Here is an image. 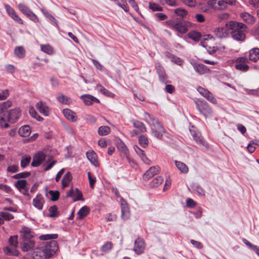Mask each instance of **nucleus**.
I'll return each mask as SVG.
<instances>
[{
	"mask_svg": "<svg viewBox=\"0 0 259 259\" xmlns=\"http://www.w3.org/2000/svg\"><path fill=\"white\" fill-rule=\"evenodd\" d=\"M144 118L145 121L150 125L154 136L157 139H161L163 133H165V130L157 119L147 112L144 113Z\"/></svg>",
	"mask_w": 259,
	"mask_h": 259,
	"instance_id": "1",
	"label": "nucleus"
},
{
	"mask_svg": "<svg viewBox=\"0 0 259 259\" xmlns=\"http://www.w3.org/2000/svg\"><path fill=\"white\" fill-rule=\"evenodd\" d=\"M227 26H229V28L232 30L231 34L234 39L237 41L244 40L245 38L244 31L246 29V26L244 24L231 21L227 23Z\"/></svg>",
	"mask_w": 259,
	"mask_h": 259,
	"instance_id": "2",
	"label": "nucleus"
},
{
	"mask_svg": "<svg viewBox=\"0 0 259 259\" xmlns=\"http://www.w3.org/2000/svg\"><path fill=\"white\" fill-rule=\"evenodd\" d=\"M197 110L206 118L212 113V110L208 104L203 100H197L195 101Z\"/></svg>",
	"mask_w": 259,
	"mask_h": 259,
	"instance_id": "3",
	"label": "nucleus"
},
{
	"mask_svg": "<svg viewBox=\"0 0 259 259\" xmlns=\"http://www.w3.org/2000/svg\"><path fill=\"white\" fill-rule=\"evenodd\" d=\"M43 247L47 253V255L49 256V257H50L54 254L58 249L57 242L54 240L47 242L46 244L43 246Z\"/></svg>",
	"mask_w": 259,
	"mask_h": 259,
	"instance_id": "4",
	"label": "nucleus"
},
{
	"mask_svg": "<svg viewBox=\"0 0 259 259\" xmlns=\"http://www.w3.org/2000/svg\"><path fill=\"white\" fill-rule=\"evenodd\" d=\"M229 26L218 27L214 28L213 33L214 35L219 38H223L227 37L229 33Z\"/></svg>",
	"mask_w": 259,
	"mask_h": 259,
	"instance_id": "5",
	"label": "nucleus"
},
{
	"mask_svg": "<svg viewBox=\"0 0 259 259\" xmlns=\"http://www.w3.org/2000/svg\"><path fill=\"white\" fill-rule=\"evenodd\" d=\"M5 8L8 15L17 23L23 24V21L17 14L14 9L8 4L4 5Z\"/></svg>",
	"mask_w": 259,
	"mask_h": 259,
	"instance_id": "6",
	"label": "nucleus"
},
{
	"mask_svg": "<svg viewBox=\"0 0 259 259\" xmlns=\"http://www.w3.org/2000/svg\"><path fill=\"white\" fill-rule=\"evenodd\" d=\"M7 119L9 122H15L20 116L19 108H16L7 111Z\"/></svg>",
	"mask_w": 259,
	"mask_h": 259,
	"instance_id": "7",
	"label": "nucleus"
},
{
	"mask_svg": "<svg viewBox=\"0 0 259 259\" xmlns=\"http://www.w3.org/2000/svg\"><path fill=\"white\" fill-rule=\"evenodd\" d=\"M198 92L208 101L213 104L217 103V99L214 97L213 95L208 90H206L200 87L197 88Z\"/></svg>",
	"mask_w": 259,
	"mask_h": 259,
	"instance_id": "8",
	"label": "nucleus"
},
{
	"mask_svg": "<svg viewBox=\"0 0 259 259\" xmlns=\"http://www.w3.org/2000/svg\"><path fill=\"white\" fill-rule=\"evenodd\" d=\"M46 156L42 152H37L33 157L31 164L33 167L39 166L46 159Z\"/></svg>",
	"mask_w": 259,
	"mask_h": 259,
	"instance_id": "9",
	"label": "nucleus"
},
{
	"mask_svg": "<svg viewBox=\"0 0 259 259\" xmlns=\"http://www.w3.org/2000/svg\"><path fill=\"white\" fill-rule=\"evenodd\" d=\"M47 253L45 250L43 246L40 248H35L31 254L32 257L34 259H44L49 258Z\"/></svg>",
	"mask_w": 259,
	"mask_h": 259,
	"instance_id": "10",
	"label": "nucleus"
},
{
	"mask_svg": "<svg viewBox=\"0 0 259 259\" xmlns=\"http://www.w3.org/2000/svg\"><path fill=\"white\" fill-rule=\"evenodd\" d=\"M45 203V200L42 195L40 194H37L32 201L33 206L39 210L42 209Z\"/></svg>",
	"mask_w": 259,
	"mask_h": 259,
	"instance_id": "11",
	"label": "nucleus"
},
{
	"mask_svg": "<svg viewBox=\"0 0 259 259\" xmlns=\"http://www.w3.org/2000/svg\"><path fill=\"white\" fill-rule=\"evenodd\" d=\"M36 108L44 116H48L50 114V108L45 102H38L36 104Z\"/></svg>",
	"mask_w": 259,
	"mask_h": 259,
	"instance_id": "12",
	"label": "nucleus"
},
{
	"mask_svg": "<svg viewBox=\"0 0 259 259\" xmlns=\"http://www.w3.org/2000/svg\"><path fill=\"white\" fill-rule=\"evenodd\" d=\"M145 248V245L144 241L141 238L137 239L135 241V245L134 250L136 253L140 254L142 253Z\"/></svg>",
	"mask_w": 259,
	"mask_h": 259,
	"instance_id": "13",
	"label": "nucleus"
},
{
	"mask_svg": "<svg viewBox=\"0 0 259 259\" xmlns=\"http://www.w3.org/2000/svg\"><path fill=\"white\" fill-rule=\"evenodd\" d=\"M189 24L188 22L181 20L175 23L174 29L177 30L179 32L184 33L187 31V26Z\"/></svg>",
	"mask_w": 259,
	"mask_h": 259,
	"instance_id": "14",
	"label": "nucleus"
},
{
	"mask_svg": "<svg viewBox=\"0 0 259 259\" xmlns=\"http://www.w3.org/2000/svg\"><path fill=\"white\" fill-rule=\"evenodd\" d=\"M67 196L72 197L74 201L83 200L81 192L77 188L75 190L72 189L69 190L67 193Z\"/></svg>",
	"mask_w": 259,
	"mask_h": 259,
	"instance_id": "15",
	"label": "nucleus"
},
{
	"mask_svg": "<svg viewBox=\"0 0 259 259\" xmlns=\"http://www.w3.org/2000/svg\"><path fill=\"white\" fill-rule=\"evenodd\" d=\"M86 155L88 160L93 165L96 167L99 166V163L97 160V155L93 150H89L86 153Z\"/></svg>",
	"mask_w": 259,
	"mask_h": 259,
	"instance_id": "16",
	"label": "nucleus"
},
{
	"mask_svg": "<svg viewBox=\"0 0 259 259\" xmlns=\"http://www.w3.org/2000/svg\"><path fill=\"white\" fill-rule=\"evenodd\" d=\"M191 64L195 71L198 73L199 74H204L208 73L209 71V69L207 68V67L203 64L196 63H191Z\"/></svg>",
	"mask_w": 259,
	"mask_h": 259,
	"instance_id": "17",
	"label": "nucleus"
},
{
	"mask_svg": "<svg viewBox=\"0 0 259 259\" xmlns=\"http://www.w3.org/2000/svg\"><path fill=\"white\" fill-rule=\"evenodd\" d=\"M134 149L136 153L139 155L141 160L146 164L150 165L151 160L149 159L146 156L143 150L141 149L138 146H134Z\"/></svg>",
	"mask_w": 259,
	"mask_h": 259,
	"instance_id": "18",
	"label": "nucleus"
},
{
	"mask_svg": "<svg viewBox=\"0 0 259 259\" xmlns=\"http://www.w3.org/2000/svg\"><path fill=\"white\" fill-rule=\"evenodd\" d=\"M159 169V167L158 166H151L145 172L143 175V179L146 180H149L158 172Z\"/></svg>",
	"mask_w": 259,
	"mask_h": 259,
	"instance_id": "19",
	"label": "nucleus"
},
{
	"mask_svg": "<svg viewBox=\"0 0 259 259\" xmlns=\"http://www.w3.org/2000/svg\"><path fill=\"white\" fill-rule=\"evenodd\" d=\"M34 244L31 239H23V242L21 244V249L23 251H27L34 246Z\"/></svg>",
	"mask_w": 259,
	"mask_h": 259,
	"instance_id": "20",
	"label": "nucleus"
},
{
	"mask_svg": "<svg viewBox=\"0 0 259 259\" xmlns=\"http://www.w3.org/2000/svg\"><path fill=\"white\" fill-rule=\"evenodd\" d=\"M80 98L83 100L84 103L88 106L92 105L94 102L97 103L100 102L98 99L90 95H84L81 96Z\"/></svg>",
	"mask_w": 259,
	"mask_h": 259,
	"instance_id": "21",
	"label": "nucleus"
},
{
	"mask_svg": "<svg viewBox=\"0 0 259 259\" xmlns=\"http://www.w3.org/2000/svg\"><path fill=\"white\" fill-rule=\"evenodd\" d=\"M27 181L25 180H18L15 184L16 187L19 189L20 191L25 193L28 190Z\"/></svg>",
	"mask_w": 259,
	"mask_h": 259,
	"instance_id": "22",
	"label": "nucleus"
},
{
	"mask_svg": "<svg viewBox=\"0 0 259 259\" xmlns=\"http://www.w3.org/2000/svg\"><path fill=\"white\" fill-rule=\"evenodd\" d=\"M240 16L242 20L247 23L253 24L255 21V18L248 13H241Z\"/></svg>",
	"mask_w": 259,
	"mask_h": 259,
	"instance_id": "23",
	"label": "nucleus"
},
{
	"mask_svg": "<svg viewBox=\"0 0 259 259\" xmlns=\"http://www.w3.org/2000/svg\"><path fill=\"white\" fill-rule=\"evenodd\" d=\"M63 113L67 119L72 122L75 121L77 120L76 114L73 111L68 109H65L63 110Z\"/></svg>",
	"mask_w": 259,
	"mask_h": 259,
	"instance_id": "24",
	"label": "nucleus"
},
{
	"mask_svg": "<svg viewBox=\"0 0 259 259\" xmlns=\"http://www.w3.org/2000/svg\"><path fill=\"white\" fill-rule=\"evenodd\" d=\"M15 56L19 59L23 58L26 55V51L23 47H17L14 49Z\"/></svg>",
	"mask_w": 259,
	"mask_h": 259,
	"instance_id": "25",
	"label": "nucleus"
},
{
	"mask_svg": "<svg viewBox=\"0 0 259 259\" xmlns=\"http://www.w3.org/2000/svg\"><path fill=\"white\" fill-rule=\"evenodd\" d=\"M175 163L176 167L181 172L187 174L188 172V167L184 162L175 160Z\"/></svg>",
	"mask_w": 259,
	"mask_h": 259,
	"instance_id": "26",
	"label": "nucleus"
},
{
	"mask_svg": "<svg viewBox=\"0 0 259 259\" xmlns=\"http://www.w3.org/2000/svg\"><path fill=\"white\" fill-rule=\"evenodd\" d=\"M249 59L253 62H256L259 59L258 48H253L249 51Z\"/></svg>",
	"mask_w": 259,
	"mask_h": 259,
	"instance_id": "27",
	"label": "nucleus"
},
{
	"mask_svg": "<svg viewBox=\"0 0 259 259\" xmlns=\"http://www.w3.org/2000/svg\"><path fill=\"white\" fill-rule=\"evenodd\" d=\"M19 135L23 137L29 136L31 133L30 127L28 125L21 126L18 131Z\"/></svg>",
	"mask_w": 259,
	"mask_h": 259,
	"instance_id": "28",
	"label": "nucleus"
},
{
	"mask_svg": "<svg viewBox=\"0 0 259 259\" xmlns=\"http://www.w3.org/2000/svg\"><path fill=\"white\" fill-rule=\"evenodd\" d=\"M72 177L71 174V173L68 171L65 176L63 177L61 183H62V186L63 188H65L68 187L69 185V184L72 180Z\"/></svg>",
	"mask_w": 259,
	"mask_h": 259,
	"instance_id": "29",
	"label": "nucleus"
},
{
	"mask_svg": "<svg viewBox=\"0 0 259 259\" xmlns=\"http://www.w3.org/2000/svg\"><path fill=\"white\" fill-rule=\"evenodd\" d=\"M131 122L134 126L138 129L140 132L144 133L147 131V128L143 122L136 120H131Z\"/></svg>",
	"mask_w": 259,
	"mask_h": 259,
	"instance_id": "30",
	"label": "nucleus"
},
{
	"mask_svg": "<svg viewBox=\"0 0 259 259\" xmlns=\"http://www.w3.org/2000/svg\"><path fill=\"white\" fill-rule=\"evenodd\" d=\"M57 99L59 102L64 104H69L71 102V99L70 98L62 93L58 94Z\"/></svg>",
	"mask_w": 259,
	"mask_h": 259,
	"instance_id": "31",
	"label": "nucleus"
},
{
	"mask_svg": "<svg viewBox=\"0 0 259 259\" xmlns=\"http://www.w3.org/2000/svg\"><path fill=\"white\" fill-rule=\"evenodd\" d=\"M41 50L45 53L49 55H52L55 54V51L54 49L50 45H41L40 46Z\"/></svg>",
	"mask_w": 259,
	"mask_h": 259,
	"instance_id": "32",
	"label": "nucleus"
},
{
	"mask_svg": "<svg viewBox=\"0 0 259 259\" xmlns=\"http://www.w3.org/2000/svg\"><path fill=\"white\" fill-rule=\"evenodd\" d=\"M90 212V209L88 206L81 207L77 212L78 218L80 220L86 217Z\"/></svg>",
	"mask_w": 259,
	"mask_h": 259,
	"instance_id": "33",
	"label": "nucleus"
},
{
	"mask_svg": "<svg viewBox=\"0 0 259 259\" xmlns=\"http://www.w3.org/2000/svg\"><path fill=\"white\" fill-rule=\"evenodd\" d=\"M4 252L8 255H13L15 256H17L19 254L18 251L16 249V248L13 247L12 246L10 247H6L4 248Z\"/></svg>",
	"mask_w": 259,
	"mask_h": 259,
	"instance_id": "34",
	"label": "nucleus"
},
{
	"mask_svg": "<svg viewBox=\"0 0 259 259\" xmlns=\"http://www.w3.org/2000/svg\"><path fill=\"white\" fill-rule=\"evenodd\" d=\"M157 71L159 75V79H160V81L163 82H165L166 79H167V76L166 75V74H165V71H164L163 68L161 67L160 66H159L157 68Z\"/></svg>",
	"mask_w": 259,
	"mask_h": 259,
	"instance_id": "35",
	"label": "nucleus"
},
{
	"mask_svg": "<svg viewBox=\"0 0 259 259\" xmlns=\"http://www.w3.org/2000/svg\"><path fill=\"white\" fill-rule=\"evenodd\" d=\"M22 233L23 239H31L32 237L30 229L29 228L23 227L22 230Z\"/></svg>",
	"mask_w": 259,
	"mask_h": 259,
	"instance_id": "36",
	"label": "nucleus"
},
{
	"mask_svg": "<svg viewBox=\"0 0 259 259\" xmlns=\"http://www.w3.org/2000/svg\"><path fill=\"white\" fill-rule=\"evenodd\" d=\"M110 132V128L108 126H101L98 128V134L102 136H106Z\"/></svg>",
	"mask_w": 259,
	"mask_h": 259,
	"instance_id": "37",
	"label": "nucleus"
},
{
	"mask_svg": "<svg viewBox=\"0 0 259 259\" xmlns=\"http://www.w3.org/2000/svg\"><path fill=\"white\" fill-rule=\"evenodd\" d=\"M17 8L18 10L25 15H26L27 14L31 11L28 7L23 3L19 4L17 5Z\"/></svg>",
	"mask_w": 259,
	"mask_h": 259,
	"instance_id": "38",
	"label": "nucleus"
},
{
	"mask_svg": "<svg viewBox=\"0 0 259 259\" xmlns=\"http://www.w3.org/2000/svg\"><path fill=\"white\" fill-rule=\"evenodd\" d=\"M12 102L7 101L5 102L0 104V113L5 112L9 108L11 107Z\"/></svg>",
	"mask_w": 259,
	"mask_h": 259,
	"instance_id": "39",
	"label": "nucleus"
},
{
	"mask_svg": "<svg viewBox=\"0 0 259 259\" xmlns=\"http://www.w3.org/2000/svg\"><path fill=\"white\" fill-rule=\"evenodd\" d=\"M174 13L176 15L180 16L182 18H185L188 14L187 11L182 8H178L175 9Z\"/></svg>",
	"mask_w": 259,
	"mask_h": 259,
	"instance_id": "40",
	"label": "nucleus"
},
{
	"mask_svg": "<svg viewBox=\"0 0 259 259\" xmlns=\"http://www.w3.org/2000/svg\"><path fill=\"white\" fill-rule=\"evenodd\" d=\"M49 211L50 212L49 217L50 218H54L58 215V208L55 205L51 206L49 209Z\"/></svg>",
	"mask_w": 259,
	"mask_h": 259,
	"instance_id": "41",
	"label": "nucleus"
},
{
	"mask_svg": "<svg viewBox=\"0 0 259 259\" xmlns=\"http://www.w3.org/2000/svg\"><path fill=\"white\" fill-rule=\"evenodd\" d=\"M31 161V157L27 156H24L22 158V159L21 160L20 165L21 166L22 168H25L26 166L28 165L29 163Z\"/></svg>",
	"mask_w": 259,
	"mask_h": 259,
	"instance_id": "42",
	"label": "nucleus"
},
{
	"mask_svg": "<svg viewBox=\"0 0 259 259\" xmlns=\"http://www.w3.org/2000/svg\"><path fill=\"white\" fill-rule=\"evenodd\" d=\"M29 113L30 115L38 121H41L43 118L40 117L33 107L29 108Z\"/></svg>",
	"mask_w": 259,
	"mask_h": 259,
	"instance_id": "43",
	"label": "nucleus"
},
{
	"mask_svg": "<svg viewBox=\"0 0 259 259\" xmlns=\"http://www.w3.org/2000/svg\"><path fill=\"white\" fill-rule=\"evenodd\" d=\"M117 149L120 151L121 152H122L125 155H126L128 152L127 148L126 146V145L124 144L123 142L122 141L119 142L118 143L117 145Z\"/></svg>",
	"mask_w": 259,
	"mask_h": 259,
	"instance_id": "44",
	"label": "nucleus"
},
{
	"mask_svg": "<svg viewBox=\"0 0 259 259\" xmlns=\"http://www.w3.org/2000/svg\"><path fill=\"white\" fill-rule=\"evenodd\" d=\"M139 143L143 148H146L148 145V139L144 135L140 136L139 137Z\"/></svg>",
	"mask_w": 259,
	"mask_h": 259,
	"instance_id": "45",
	"label": "nucleus"
},
{
	"mask_svg": "<svg viewBox=\"0 0 259 259\" xmlns=\"http://www.w3.org/2000/svg\"><path fill=\"white\" fill-rule=\"evenodd\" d=\"M163 179L161 177L158 176L154 178L151 183L152 187H157L162 183Z\"/></svg>",
	"mask_w": 259,
	"mask_h": 259,
	"instance_id": "46",
	"label": "nucleus"
},
{
	"mask_svg": "<svg viewBox=\"0 0 259 259\" xmlns=\"http://www.w3.org/2000/svg\"><path fill=\"white\" fill-rule=\"evenodd\" d=\"M193 139L195 142L200 145H202L205 147H207V143L204 141L202 138L201 137L200 134H197V136H195Z\"/></svg>",
	"mask_w": 259,
	"mask_h": 259,
	"instance_id": "47",
	"label": "nucleus"
},
{
	"mask_svg": "<svg viewBox=\"0 0 259 259\" xmlns=\"http://www.w3.org/2000/svg\"><path fill=\"white\" fill-rule=\"evenodd\" d=\"M58 237V235L56 234H45L39 236V239L42 240H48L51 239H55Z\"/></svg>",
	"mask_w": 259,
	"mask_h": 259,
	"instance_id": "48",
	"label": "nucleus"
},
{
	"mask_svg": "<svg viewBox=\"0 0 259 259\" xmlns=\"http://www.w3.org/2000/svg\"><path fill=\"white\" fill-rule=\"evenodd\" d=\"M188 36L195 41H198L201 37V34L198 32L193 31L188 33Z\"/></svg>",
	"mask_w": 259,
	"mask_h": 259,
	"instance_id": "49",
	"label": "nucleus"
},
{
	"mask_svg": "<svg viewBox=\"0 0 259 259\" xmlns=\"http://www.w3.org/2000/svg\"><path fill=\"white\" fill-rule=\"evenodd\" d=\"M97 89L102 94H103V95H106L107 96L110 97L113 94L111 92L107 90L105 88H104L102 85H101L100 84H98L97 85Z\"/></svg>",
	"mask_w": 259,
	"mask_h": 259,
	"instance_id": "50",
	"label": "nucleus"
},
{
	"mask_svg": "<svg viewBox=\"0 0 259 259\" xmlns=\"http://www.w3.org/2000/svg\"><path fill=\"white\" fill-rule=\"evenodd\" d=\"M235 62L236 64H245L247 62V59L245 57H239L236 60H233L228 61V63H233Z\"/></svg>",
	"mask_w": 259,
	"mask_h": 259,
	"instance_id": "51",
	"label": "nucleus"
},
{
	"mask_svg": "<svg viewBox=\"0 0 259 259\" xmlns=\"http://www.w3.org/2000/svg\"><path fill=\"white\" fill-rule=\"evenodd\" d=\"M235 67L236 69L242 71H246L249 69L248 65L245 64H236Z\"/></svg>",
	"mask_w": 259,
	"mask_h": 259,
	"instance_id": "52",
	"label": "nucleus"
},
{
	"mask_svg": "<svg viewBox=\"0 0 259 259\" xmlns=\"http://www.w3.org/2000/svg\"><path fill=\"white\" fill-rule=\"evenodd\" d=\"M149 7L153 11H162L163 10V8L161 6L155 3H150Z\"/></svg>",
	"mask_w": 259,
	"mask_h": 259,
	"instance_id": "53",
	"label": "nucleus"
},
{
	"mask_svg": "<svg viewBox=\"0 0 259 259\" xmlns=\"http://www.w3.org/2000/svg\"><path fill=\"white\" fill-rule=\"evenodd\" d=\"M112 247V244L110 242H106L101 247V251L104 252L109 251Z\"/></svg>",
	"mask_w": 259,
	"mask_h": 259,
	"instance_id": "54",
	"label": "nucleus"
},
{
	"mask_svg": "<svg viewBox=\"0 0 259 259\" xmlns=\"http://www.w3.org/2000/svg\"><path fill=\"white\" fill-rule=\"evenodd\" d=\"M9 243L11 246L16 248L18 246V236H14L10 237Z\"/></svg>",
	"mask_w": 259,
	"mask_h": 259,
	"instance_id": "55",
	"label": "nucleus"
},
{
	"mask_svg": "<svg viewBox=\"0 0 259 259\" xmlns=\"http://www.w3.org/2000/svg\"><path fill=\"white\" fill-rule=\"evenodd\" d=\"M171 61L178 65L181 66L183 63V60H182L179 57H176L175 56H171L170 57Z\"/></svg>",
	"mask_w": 259,
	"mask_h": 259,
	"instance_id": "56",
	"label": "nucleus"
},
{
	"mask_svg": "<svg viewBox=\"0 0 259 259\" xmlns=\"http://www.w3.org/2000/svg\"><path fill=\"white\" fill-rule=\"evenodd\" d=\"M244 91L246 93L249 95H252L254 96H259L258 89H244Z\"/></svg>",
	"mask_w": 259,
	"mask_h": 259,
	"instance_id": "57",
	"label": "nucleus"
},
{
	"mask_svg": "<svg viewBox=\"0 0 259 259\" xmlns=\"http://www.w3.org/2000/svg\"><path fill=\"white\" fill-rule=\"evenodd\" d=\"M51 159V157H48V162H49V163L44 168L45 171L49 170L56 163V160H52Z\"/></svg>",
	"mask_w": 259,
	"mask_h": 259,
	"instance_id": "58",
	"label": "nucleus"
},
{
	"mask_svg": "<svg viewBox=\"0 0 259 259\" xmlns=\"http://www.w3.org/2000/svg\"><path fill=\"white\" fill-rule=\"evenodd\" d=\"M26 16L34 22H37L39 21L37 16L31 10Z\"/></svg>",
	"mask_w": 259,
	"mask_h": 259,
	"instance_id": "59",
	"label": "nucleus"
},
{
	"mask_svg": "<svg viewBox=\"0 0 259 259\" xmlns=\"http://www.w3.org/2000/svg\"><path fill=\"white\" fill-rule=\"evenodd\" d=\"M207 5L209 7L214 10H218L219 7L217 6L216 0H208L207 1Z\"/></svg>",
	"mask_w": 259,
	"mask_h": 259,
	"instance_id": "60",
	"label": "nucleus"
},
{
	"mask_svg": "<svg viewBox=\"0 0 259 259\" xmlns=\"http://www.w3.org/2000/svg\"><path fill=\"white\" fill-rule=\"evenodd\" d=\"M0 215L6 220H10L14 218L13 215L11 213L7 211L1 212Z\"/></svg>",
	"mask_w": 259,
	"mask_h": 259,
	"instance_id": "61",
	"label": "nucleus"
},
{
	"mask_svg": "<svg viewBox=\"0 0 259 259\" xmlns=\"http://www.w3.org/2000/svg\"><path fill=\"white\" fill-rule=\"evenodd\" d=\"M130 217V209L121 210V217L124 220H127Z\"/></svg>",
	"mask_w": 259,
	"mask_h": 259,
	"instance_id": "62",
	"label": "nucleus"
},
{
	"mask_svg": "<svg viewBox=\"0 0 259 259\" xmlns=\"http://www.w3.org/2000/svg\"><path fill=\"white\" fill-rule=\"evenodd\" d=\"M229 17V14L226 12H223L217 14V18L220 20H226Z\"/></svg>",
	"mask_w": 259,
	"mask_h": 259,
	"instance_id": "63",
	"label": "nucleus"
},
{
	"mask_svg": "<svg viewBox=\"0 0 259 259\" xmlns=\"http://www.w3.org/2000/svg\"><path fill=\"white\" fill-rule=\"evenodd\" d=\"M9 91L8 90H5L0 92V100H4L9 96Z\"/></svg>",
	"mask_w": 259,
	"mask_h": 259,
	"instance_id": "64",
	"label": "nucleus"
}]
</instances>
